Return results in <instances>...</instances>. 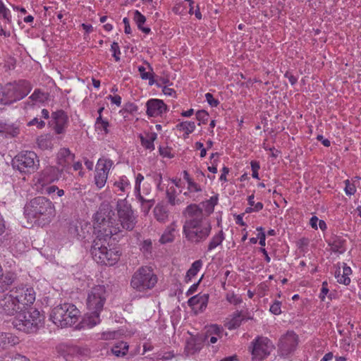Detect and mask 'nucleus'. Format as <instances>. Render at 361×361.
<instances>
[{
    "instance_id": "nucleus-1",
    "label": "nucleus",
    "mask_w": 361,
    "mask_h": 361,
    "mask_svg": "<svg viewBox=\"0 0 361 361\" xmlns=\"http://www.w3.org/2000/svg\"><path fill=\"white\" fill-rule=\"evenodd\" d=\"M183 215L186 218L183 228L185 238L196 245L204 243L210 235L212 225L204 216L202 209L191 204L185 208Z\"/></svg>"
},
{
    "instance_id": "nucleus-2",
    "label": "nucleus",
    "mask_w": 361,
    "mask_h": 361,
    "mask_svg": "<svg viewBox=\"0 0 361 361\" xmlns=\"http://www.w3.org/2000/svg\"><path fill=\"white\" fill-rule=\"evenodd\" d=\"M119 232V229H104L97 231L96 238L92 242L90 253L92 258L98 264L113 266L120 259V250L113 246L112 236Z\"/></svg>"
},
{
    "instance_id": "nucleus-3",
    "label": "nucleus",
    "mask_w": 361,
    "mask_h": 361,
    "mask_svg": "<svg viewBox=\"0 0 361 361\" xmlns=\"http://www.w3.org/2000/svg\"><path fill=\"white\" fill-rule=\"evenodd\" d=\"M24 215L31 222L44 226L48 225L54 218L55 207L47 197H36L25 205Z\"/></svg>"
},
{
    "instance_id": "nucleus-4",
    "label": "nucleus",
    "mask_w": 361,
    "mask_h": 361,
    "mask_svg": "<svg viewBox=\"0 0 361 361\" xmlns=\"http://www.w3.org/2000/svg\"><path fill=\"white\" fill-rule=\"evenodd\" d=\"M44 316L37 309L21 311L17 314L12 321V324L17 330L31 334L43 325Z\"/></svg>"
},
{
    "instance_id": "nucleus-5",
    "label": "nucleus",
    "mask_w": 361,
    "mask_h": 361,
    "mask_svg": "<svg viewBox=\"0 0 361 361\" xmlns=\"http://www.w3.org/2000/svg\"><path fill=\"white\" fill-rule=\"evenodd\" d=\"M80 312L72 303L64 302L54 307L50 312V320L61 328L75 324L80 317Z\"/></svg>"
},
{
    "instance_id": "nucleus-6",
    "label": "nucleus",
    "mask_w": 361,
    "mask_h": 361,
    "mask_svg": "<svg viewBox=\"0 0 361 361\" xmlns=\"http://www.w3.org/2000/svg\"><path fill=\"white\" fill-rule=\"evenodd\" d=\"M157 281V276L154 273L152 267L142 266L136 270L132 276L130 286L137 291L145 292L152 290Z\"/></svg>"
},
{
    "instance_id": "nucleus-7",
    "label": "nucleus",
    "mask_w": 361,
    "mask_h": 361,
    "mask_svg": "<svg viewBox=\"0 0 361 361\" xmlns=\"http://www.w3.org/2000/svg\"><path fill=\"white\" fill-rule=\"evenodd\" d=\"M116 210L117 212L118 221H116L114 226L120 228L132 231L137 223V216H135L132 206L126 200V198L118 200L116 202Z\"/></svg>"
},
{
    "instance_id": "nucleus-8",
    "label": "nucleus",
    "mask_w": 361,
    "mask_h": 361,
    "mask_svg": "<svg viewBox=\"0 0 361 361\" xmlns=\"http://www.w3.org/2000/svg\"><path fill=\"white\" fill-rule=\"evenodd\" d=\"M15 170L21 173L30 174L35 172L39 166L37 154L32 151H25L18 154L11 161Z\"/></svg>"
},
{
    "instance_id": "nucleus-9",
    "label": "nucleus",
    "mask_w": 361,
    "mask_h": 361,
    "mask_svg": "<svg viewBox=\"0 0 361 361\" xmlns=\"http://www.w3.org/2000/svg\"><path fill=\"white\" fill-rule=\"evenodd\" d=\"M94 221L97 224L98 231L104 229H115L117 228L120 230V227L114 226L116 223L115 213L109 202H103L99 205V209L95 214Z\"/></svg>"
},
{
    "instance_id": "nucleus-10",
    "label": "nucleus",
    "mask_w": 361,
    "mask_h": 361,
    "mask_svg": "<svg viewBox=\"0 0 361 361\" xmlns=\"http://www.w3.org/2000/svg\"><path fill=\"white\" fill-rule=\"evenodd\" d=\"M251 354L253 361H262L270 355L274 349L272 342L267 337L258 336L251 343Z\"/></svg>"
},
{
    "instance_id": "nucleus-11",
    "label": "nucleus",
    "mask_w": 361,
    "mask_h": 361,
    "mask_svg": "<svg viewBox=\"0 0 361 361\" xmlns=\"http://www.w3.org/2000/svg\"><path fill=\"white\" fill-rule=\"evenodd\" d=\"M6 90L8 98L11 99V104H12L25 97L31 91L32 85L28 81L21 80L7 84Z\"/></svg>"
},
{
    "instance_id": "nucleus-12",
    "label": "nucleus",
    "mask_w": 361,
    "mask_h": 361,
    "mask_svg": "<svg viewBox=\"0 0 361 361\" xmlns=\"http://www.w3.org/2000/svg\"><path fill=\"white\" fill-rule=\"evenodd\" d=\"M106 301V289L104 286L93 287L88 294L87 306L89 311L102 312Z\"/></svg>"
},
{
    "instance_id": "nucleus-13",
    "label": "nucleus",
    "mask_w": 361,
    "mask_h": 361,
    "mask_svg": "<svg viewBox=\"0 0 361 361\" xmlns=\"http://www.w3.org/2000/svg\"><path fill=\"white\" fill-rule=\"evenodd\" d=\"M112 166L113 161L109 159L100 158L98 160L96 165L94 183L99 189L105 185Z\"/></svg>"
},
{
    "instance_id": "nucleus-14",
    "label": "nucleus",
    "mask_w": 361,
    "mask_h": 361,
    "mask_svg": "<svg viewBox=\"0 0 361 361\" xmlns=\"http://www.w3.org/2000/svg\"><path fill=\"white\" fill-rule=\"evenodd\" d=\"M11 290L19 304L30 305L35 301L36 293L31 287L21 285L14 287Z\"/></svg>"
},
{
    "instance_id": "nucleus-15",
    "label": "nucleus",
    "mask_w": 361,
    "mask_h": 361,
    "mask_svg": "<svg viewBox=\"0 0 361 361\" xmlns=\"http://www.w3.org/2000/svg\"><path fill=\"white\" fill-rule=\"evenodd\" d=\"M298 345V336L293 332H288L280 339L279 344L280 354L283 357L289 355Z\"/></svg>"
},
{
    "instance_id": "nucleus-16",
    "label": "nucleus",
    "mask_w": 361,
    "mask_h": 361,
    "mask_svg": "<svg viewBox=\"0 0 361 361\" xmlns=\"http://www.w3.org/2000/svg\"><path fill=\"white\" fill-rule=\"evenodd\" d=\"M11 290L0 300L1 313L7 316L14 315L20 309L19 303L14 298Z\"/></svg>"
},
{
    "instance_id": "nucleus-17",
    "label": "nucleus",
    "mask_w": 361,
    "mask_h": 361,
    "mask_svg": "<svg viewBox=\"0 0 361 361\" xmlns=\"http://www.w3.org/2000/svg\"><path fill=\"white\" fill-rule=\"evenodd\" d=\"M147 114L151 117L161 116L167 111V106L159 99H150L146 104Z\"/></svg>"
},
{
    "instance_id": "nucleus-18",
    "label": "nucleus",
    "mask_w": 361,
    "mask_h": 361,
    "mask_svg": "<svg viewBox=\"0 0 361 361\" xmlns=\"http://www.w3.org/2000/svg\"><path fill=\"white\" fill-rule=\"evenodd\" d=\"M53 120L52 125L56 134H61L64 132L68 123V116L63 110L56 111L51 114Z\"/></svg>"
},
{
    "instance_id": "nucleus-19",
    "label": "nucleus",
    "mask_w": 361,
    "mask_h": 361,
    "mask_svg": "<svg viewBox=\"0 0 361 361\" xmlns=\"http://www.w3.org/2000/svg\"><path fill=\"white\" fill-rule=\"evenodd\" d=\"M224 333L222 326L218 324H212L209 326L205 332L204 341L209 343H215L219 338H221Z\"/></svg>"
},
{
    "instance_id": "nucleus-20",
    "label": "nucleus",
    "mask_w": 361,
    "mask_h": 361,
    "mask_svg": "<svg viewBox=\"0 0 361 361\" xmlns=\"http://www.w3.org/2000/svg\"><path fill=\"white\" fill-rule=\"evenodd\" d=\"M209 294H197L195 296L191 297L188 304L192 308H197L200 311H204L208 304Z\"/></svg>"
},
{
    "instance_id": "nucleus-21",
    "label": "nucleus",
    "mask_w": 361,
    "mask_h": 361,
    "mask_svg": "<svg viewBox=\"0 0 361 361\" xmlns=\"http://www.w3.org/2000/svg\"><path fill=\"white\" fill-rule=\"evenodd\" d=\"M18 279L17 274L11 270L1 272L0 276V290L4 291L7 290Z\"/></svg>"
},
{
    "instance_id": "nucleus-22",
    "label": "nucleus",
    "mask_w": 361,
    "mask_h": 361,
    "mask_svg": "<svg viewBox=\"0 0 361 361\" xmlns=\"http://www.w3.org/2000/svg\"><path fill=\"white\" fill-rule=\"evenodd\" d=\"M74 159L75 154L68 148H61L57 154V164L63 169L68 167Z\"/></svg>"
},
{
    "instance_id": "nucleus-23",
    "label": "nucleus",
    "mask_w": 361,
    "mask_h": 361,
    "mask_svg": "<svg viewBox=\"0 0 361 361\" xmlns=\"http://www.w3.org/2000/svg\"><path fill=\"white\" fill-rule=\"evenodd\" d=\"M345 240L341 236L333 235L328 240V245L334 252L343 253L345 251Z\"/></svg>"
},
{
    "instance_id": "nucleus-24",
    "label": "nucleus",
    "mask_w": 361,
    "mask_h": 361,
    "mask_svg": "<svg viewBox=\"0 0 361 361\" xmlns=\"http://www.w3.org/2000/svg\"><path fill=\"white\" fill-rule=\"evenodd\" d=\"M18 337L11 333H0V348L6 349L19 343Z\"/></svg>"
},
{
    "instance_id": "nucleus-25",
    "label": "nucleus",
    "mask_w": 361,
    "mask_h": 361,
    "mask_svg": "<svg viewBox=\"0 0 361 361\" xmlns=\"http://www.w3.org/2000/svg\"><path fill=\"white\" fill-rule=\"evenodd\" d=\"M48 99V94L40 89H35L34 92L28 97L27 104L35 105L43 104Z\"/></svg>"
},
{
    "instance_id": "nucleus-26",
    "label": "nucleus",
    "mask_w": 361,
    "mask_h": 361,
    "mask_svg": "<svg viewBox=\"0 0 361 361\" xmlns=\"http://www.w3.org/2000/svg\"><path fill=\"white\" fill-rule=\"evenodd\" d=\"M101 312H94V311H89L85 317L82 320L83 326L92 328L97 324H99L100 318L99 314Z\"/></svg>"
},
{
    "instance_id": "nucleus-27",
    "label": "nucleus",
    "mask_w": 361,
    "mask_h": 361,
    "mask_svg": "<svg viewBox=\"0 0 361 361\" xmlns=\"http://www.w3.org/2000/svg\"><path fill=\"white\" fill-rule=\"evenodd\" d=\"M114 186L115 188L114 192L118 195H123L130 188V182L126 176H122L118 180L115 181Z\"/></svg>"
},
{
    "instance_id": "nucleus-28",
    "label": "nucleus",
    "mask_w": 361,
    "mask_h": 361,
    "mask_svg": "<svg viewBox=\"0 0 361 361\" xmlns=\"http://www.w3.org/2000/svg\"><path fill=\"white\" fill-rule=\"evenodd\" d=\"M136 199L140 204V209L145 216H147L152 207L154 206L155 201L154 199H145L141 193L135 195Z\"/></svg>"
},
{
    "instance_id": "nucleus-29",
    "label": "nucleus",
    "mask_w": 361,
    "mask_h": 361,
    "mask_svg": "<svg viewBox=\"0 0 361 361\" xmlns=\"http://www.w3.org/2000/svg\"><path fill=\"white\" fill-rule=\"evenodd\" d=\"M225 239V235L222 230L219 231L217 233L214 235L210 239L207 245V252H210L221 245Z\"/></svg>"
},
{
    "instance_id": "nucleus-30",
    "label": "nucleus",
    "mask_w": 361,
    "mask_h": 361,
    "mask_svg": "<svg viewBox=\"0 0 361 361\" xmlns=\"http://www.w3.org/2000/svg\"><path fill=\"white\" fill-rule=\"evenodd\" d=\"M177 226L175 222L171 224L169 226L164 233L162 234L160 238V242L162 244H165L167 243L172 242L174 239V232L176 231Z\"/></svg>"
},
{
    "instance_id": "nucleus-31",
    "label": "nucleus",
    "mask_w": 361,
    "mask_h": 361,
    "mask_svg": "<svg viewBox=\"0 0 361 361\" xmlns=\"http://www.w3.org/2000/svg\"><path fill=\"white\" fill-rule=\"evenodd\" d=\"M243 319L241 312L236 311L233 313L232 318L226 323L225 326L229 330L235 329L241 325Z\"/></svg>"
},
{
    "instance_id": "nucleus-32",
    "label": "nucleus",
    "mask_w": 361,
    "mask_h": 361,
    "mask_svg": "<svg viewBox=\"0 0 361 361\" xmlns=\"http://www.w3.org/2000/svg\"><path fill=\"white\" fill-rule=\"evenodd\" d=\"M157 135L154 133L147 134L145 137L140 135V141L142 145L147 149H154V141L156 140Z\"/></svg>"
},
{
    "instance_id": "nucleus-33",
    "label": "nucleus",
    "mask_w": 361,
    "mask_h": 361,
    "mask_svg": "<svg viewBox=\"0 0 361 361\" xmlns=\"http://www.w3.org/2000/svg\"><path fill=\"white\" fill-rule=\"evenodd\" d=\"M202 266V262L200 259L196 260L192 264L185 277V281L186 283H188L190 281H191L192 278L197 275Z\"/></svg>"
},
{
    "instance_id": "nucleus-34",
    "label": "nucleus",
    "mask_w": 361,
    "mask_h": 361,
    "mask_svg": "<svg viewBox=\"0 0 361 361\" xmlns=\"http://www.w3.org/2000/svg\"><path fill=\"white\" fill-rule=\"evenodd\" d=\"M128 350L127 343L121 341L116 343L111 348L112 353L116 357H123L126 355Z\"/></svg>"
},
{
    "instance_id": "nucleus-35",
    "label": "nucleus",
    "mask_w": 361,
    "mask_h": 361,
    "mask_svg": "<svg viewBox=\"0 0 361 361\" xmlns=\"http://www.w3.org/2000/svg\"><path fill=\"white\" fill-rule=\"evenodd\" d=\"M133 19L137 25L139 30H142L144 33L148 34L151 30L149 27H140V25H143L146 21V18L139 11L136 10L134 12Z\"/></svg>"
},
{
    "instance_id": "nucleus-36",
    "label": "nucleus",
    "mask_w": 361,
    "mask_h": 361,
    "mask_svg": "<svg viewBox=\"0 0 361 361\" xmlns=\"http://www.w3.org/2000/svg\"><path fill=\"white\" fill-rule=\"evenodd\" d=\"M201 344L197 343L195 338H190L186 343L185 350L187 355H193L201 349Z\"/></svg>"
},
{
    "instance_id": "nucleus-37",
    "label": "nucleus",
    "mask_w": 361,
    "mask_h": 361,
    "mask_svg": "<svg viewBox=\"0 0 361 361\" xmlns=\"http://www.w3.org/2000/svg\"><path fill=\"white\" fill-rule=\"evenodd\" d=\"M155 218L160 222H165L168 219V212L164 206L157 205L154 209Z\"/></svg>"
},
{
    "instance_id": "nucleus-38",
    "label": "nucleus",
    "mask_w": 361,
    "mask_h": 361,
    "mask_svg": "<svg viewBox=\"0 0 361 361\" xmlns=\"http://www.w3.org/2000/svg\"><path fill=\"white\" fill-rule=\"evenodd\" d=\"M176 128L188 135L195 130V124L193 121H183L176 125Z\"/></svg>"
},
{
    "instance_id": "nucleus-39",
    "label": "nucleus",
    "mask_w": 361,
    "mask_h": 361,
    "mask_svg": "<svg viewBox=\"0 0 361 361\" xmlns=\"http://www.w3.org/2000/svg\"><path fill=\"white\" fill-rule=\"evenodd\" d=\"M0 18L5 20L8 24L12 22L11 11L6 7L1 0H0Z\"/></svg>"
},
{
    "instance_id": "nucleus-40",
    "label": "nucleus",
    "mask_w": 361,
    "mask_h": 361,
    "mask_svg": "<svg viewBox=\"0 0 361 361\" xmlns=\"http://www.w3.org/2000/svg\"><path fill=\"white\" fill-rule=\"evenodd\" d=\"M176 189L173 187H171L166 190V197L170 204L174 206L181 203L179 199L176 197Z\"/></svg>"
},
{
    "instance_id": "nucleus-41",
    "label": "nucleus",
    "mask_w": 361,
    "mask_h": 361,
    "mask_svg": "<svg viewBox=\"0 0 361 361\" xmlns=\"http://www.w3.org/2000/svg\"><path fill=\"white\" fill-rule=\"evenodd\" d=\"M37 143L38 147L42 150L51 149L52 147L51 140L46 136H40L38 137Z\"/></svg>"
},
{
    "instance_id": "nucleus-42",
    "label": "nucleus",
    "mask_w": 361,
    "mask_h": 361,
    "mask_svg": "<svg viewBox=\"0 0 361 361\" xmlns=\"http://www.w3.org/2000/svg\"><path fill=\"white\" fill-rule=\"evenodd\" d=\"M335 277L339 283L348 285L350 283V279L341 273L340 268L335 271Z\"/></svg>"
},
{
    "instance_id": "nucleus-43",
    "label": "nucleus",
    "mask_w": 361,
    "mask_h": 361,
    "mask_svg": "<svg viewBox=\"0 0 361 361\" xmlns=\"http://www.w3.org/2000/svg\"><path fill=\"white\" fill-rule=\"evenodd\" d=\"M111 51H112V56L115 59V61H120L121 51H120L118 44L117 42H114L111 44Z\"/></svg>"
},
{
    "instance_id": "nucleus-44",
    "label": "nucleus",
    "mask_w": 361,
    "mask_h": 361,
    "mask_svg": "<svg viewBox=\"0 0 361 361\" xmlns=\"http://www.w3.org/2000/svg\"><path fill=\"white\" fill-rule=\"evenodd\" d=\"M226 300L228 302L235 305L242 302V298L234 293H227Z\"/></svg>"
},
{
    "instance_id": "nucleus-45",
    "label": "nucleus",
    "mask_w": 361,
    "mask_h": 361,
    "mask_svg": "<svg viewBox=\"0 0 361 361\" xmlns=\"http://www.w3.org/2000/svg\"><path fill=\"white\" fill-rule=\"evenodd\" d=\"M344 183H345V192L346 195H354L356 191V188H355V186L354 185V184L351 183L349 180H345L344 181Z\"/></svg>"
},
{
    "instance_id": "nucleus-46",
    "label": "nucleus",
    "mask_w": 361,
    "mask_h": 361,
    "mask_svg": "<svg viewBox=\"0 0 361 361\" xmlns=\"http://www.w3.org/2000/svg\"><path fill=\"white\" fill-rule=\"evenodd\" d=\"M4 361H30L26 357L20 355L15 354L12 356L5 357Z\"/></svg>"
},
{
    "instance_id": "nucleus-47",
    "label": "nucleus",
    "mask_w": 361,
    "mask_h": 361,
    "mask_svg": "<svg viewBox=\"0 0 361 361\" xmlns=\"http://www.w3.org/2000/svg\"><path fill=\"white\" fill-rule=\"evenodd\" d=\"M152 248V241L150 240H145L142 242V243L141 245L140 250L144 253L149 254V253H151Z\"/></svg>"
},
{
    "instance_id": "nucleus-48",
    "label": "nucleus",
    "mask_w": 361,
    "mask_h": 361,
    "mask_svg": "<svg viewBox=\"0 0 361 361\" xmlns=\"http://www.w3.org/2000/svg\"><path fill=\"white\" fill-rule=\"evenodd\" d=\"M281 302L276 300L270 306L269 311L275 315H279L281 312Z\"/></svg>"
},
{
    "instance_id": "nucleus-49",
    "label": "nucleus",
    "mask_w": 361,
    "mask_h": 361,
    "mask_svg": "<svg viewBox=\"0 0 361 361\" xmlns=\"http://www.w3.org/2000/svg\"><path fill=\"white\" fill-rule=\"evenodd\" d=\"M188 190L190 192H198L202 191V188L199 184H197L192 180L191 181H189V183H188Z\"/></svg>"
},
{
    "instance_id": "nucleus-50",
    "label": "nucleus",
    "mask_w": 361,
    "mask_h": 361,
    "mask_svg": "<svg viewBox=\"0 0 361 361\" xmlns=\"http://www.w3.org/2000/svg\"><path fill=\"white\" fill-rule=\"evenodd\" d=\"M0 104H11V99L7 95V90L6 87L4 90H0Z\"/></svg>"
},
{
    "instance_id": "nucleus-51",
    "label": "nucleus",
    "mask_w": 361,
    "mask_h": 361,
    "mask_svg": "<svg viewBox=\"0 0 361 361\" xmlns=\"http://www.w3.org/2000/svg\"><path fill=\"white\" fill-rule=\"evenodd\" d=\"M209 118L208 113L204 110H199L196 113V118L202 123H205Z\"/></svg>"
},
{
    "instance_id": "nucleus-52",
    "label": "nucleus",
    "mask_w": 361,
    "mask_h": 361,
    "mask_svg": "<svg viewBox=\"0 0 361 361\" xmlns=\"http://www.w3.org/2000/svg\"><path fill=\"white\" fill-rule=\"evenodd\" d=\"M27 126H36L37 127V128L42 129V128L44 127L45 123H44V121H43L42 120H41L38 118H34L33 119H32L30 121H29L27 123Z\"/></svg>"
},
{
    "instance_id": "nucleus-53",
    "label": "nucleus",
    "mask_w": 361,
    "mask_h": 361,
    "mask_svg": "<svg viewBox=\"0 0 361 361\" xmlns=\"http://www.w3.org/2000/svg\"><path fill=\"white\" fill-rule=\"evenodd\" d=\"M144 180V176L141 173H138L136 176L135 179V194L140 193V184L142 181Z\"/></svg>"
},
{
    "instance_id": "nucleus-54",
    "label": "nucleus",
    "mask_w": 361,
    "mask_h": 361,
    "mask_svg": "<svg viewBox=\"0 0 361 361\" xmlns=\"http://www.w3.org/2000/svg\"><path fill=\"white\" fill-rule=\"evenodd\" d=\"M205 98L207 102L211 106H217L218 104H219V102L217 99H214L213 95L209 92L205 94Z\"/></svg>"
},
{
    "instance_id": "nucleus-55",
    "label": "nucleus",
    "mask_w": 361,
    "mask_h": 361,
    "mask_svg": "<svg viewBox=\"0 0 361 361\" xmlns=\"http://www.w3.org/2000/svg\"><path fill=\"white\" fill-rule=\"evenodd\" d=\"M263 204L262 202H257L256 203V204H255V207H248L246 208L245 209V213H251V212H259L260 210H262L263 209Z\"/></svg>"
},
{
    "instance_id": "nucleus-56",
    "label": "nucleus",
    "mask_w": 361,
    "mask_h": 361,
    "mask_svg": "<svg viewBox=\"0 0 361 361\" xmlns=\"http://www.w3.org/2000/svg\"><path fill=\"white\" fill-rule=\"evenodd\" d=\"M207 206L209 207V209L211 212H213L215 205H216L218 203V196L216 195L211 197L210 199L207 202Z\"/></svg>"
},
{
    "instance_id": "nucleus-57",
    "label": "nucleus",
    "mask_w": 361,
    "mask_h": 361,
    "mask_svg": "<svg viewBox=\"0 0 361 361\" xmlns=\"http://www.w3.org/2000/svg\"><path fill=\"white\" fill-rule=\"evenodd\" d=\"M118 335L117 331H107L102 334V338L104 340L114 339Z\"/></svg>"
},
{
    "instance_id": "nucleus-58",
    "label": "nucleus",
    "mask_w": 361,
    "mask_h": 361,
    "mask_svg": "<svg viewBox=\"0 0 361 361\" xmlns=\"http://www.w3.org/2000/svg\"><path fill=\"white\" fill-rule=\"evenodd\" d=\"M328 293H329L328 283L326 281H324L322 283V287L321 289V293L319 294L320 299L322 300H324Z\"/></svg>"
},
{
    "instance_id": "nucleus-59",
    "label": "nucleus",
    "mask_w": 361,
    "mask_h": 361,
    "mask_svg": "<svg viewBox=\"0 0 361 361\" xmlns=\"http://www.w3.org/2000/svg\"><path fill=\"white\" fill-rule=\"evenodd\" d=\"M109 126V123L106 120L104 121H102V123H100V125L97 126L96 128H97L100 130H103L104 132V134H108L109 133V129H108Z\"/></svg>"
},
{
    "instance_id": "nucleus-60",
    "label": "nucleus",
    "mask_w": 361,
    "mask_h": 361,
    "mask_svg": "<svg viewBox=\"0 0 361 361\" xmlns=\"http://www.w3.org/2000/svg\"><path fill=\"white\" fill-rule=\"evenodd\" d=\"M107 98L111 100V103L115 104L118 106H121V97L119 95H109Z\"/></svg>"
},
{
    "instance_id": "nucleus-61",
    "label": "nucleus",
    "mask_w": 361,
    "mask_h": 361,
    "mask_svg": "<svg viewBox=\"0 0 361 361\" xmlns=\"http://www.w3.org/2000/svg\"><path fill=\"white\" fill-rule=\"evenodd\" d=\"M138 71L140 72V77L142 80H147V78H149V74L151 73L146 72L145 68L144 66H139Z\"/></svg>"
},
{
    "instance_id": "nucleus-62",
    "label": "nucleus",
    "mask_w": 361,
    "mask_h": 361,
    "mask_svg": "<svg viewBox=\"0 0 361 361\" xmlns=\"http://www.w3.org/2000/svg\"><path fill=\"white\" fill-rule=\"evenodd\" d=\"M284 76L285 78L288 79V81L292 85H295L298 81V78L295 77L293 74H291L290 72H286Z\"/></svg>"
},
{
    "instance_id": "nucleus-63",
    "label": "nucleus",
    "mask_w": 361,
    "mask_h": 361,
    "mask_svg": "<svg viewBox=\"0 0 361 361\" xmlns=\"http://www.w3.org/2000/svg\"><path fill=\"white\" fill-rule=\"evenodd\" d=\"M126 109L129 113L133 114V113L137 111L138 109H137V106L135 104H134L133 103H130V104L126 105Z\"/></svg>"
},
{
    "instance_id": "nucleus-64",
    "label": "nucleus",
    "mask_w": 361,
    "mask_h": 361,
    "mask_svg": "<svg viewBox=\"0 0 361 361\" xmlns=\"http://www.w3.org/2000/svg\"><path fill=\"white\" fill-rule=\"evenodd\" d=\"M162 92L164 94L173 97L176 94V91L170 87L166 86L164 87L162 89Z\"/></svg>"
}]
</instances>
